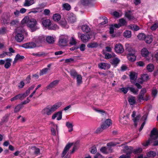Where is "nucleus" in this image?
Wrapping results in <instances>:
<instances>
[{
  "label": "nucleus",
  "instance_id": "obj_9",
  "mask_svg": "<svg viewBox=\"0 0 158 158\" xmlns=\"http://www.w3.org/2000/svg\"><path fill=\"white\" fill-rule=\"evenodd\" d=\"M151 138L152 139H156L158 138V131L154 128L151 131Z\"/></svg>",
  "mask_w": 158,
  "mask_h": 158
},
{
  "label": "nucleus",
  "instance_id": "obj_6",
  "mask_svg": "<svg viewBox=\"0 0 158 158\" xmlns=\"http://www.w3.org/2000/svg\"><path fill=\"white\" fill-rule=\"evenodd\" d=\"M22 47L26 48H33L39 47V45H37L35 43L31 42L23 44Z\"/></svg>",
  "mask_w": 158,
  "mask_h": 158
},
{
  "label": "nucleus",
  "instance_id": "obj_41",
  "mask_svg": "<svg viewBox=\"0 0 158 158\" xmlns=\"http://www.w3.org/2000/svg\"><path fill=\"white\" fill-rule=\"evenodd\" d=\"M129 89L133 94H137L139 91L138 90L133 88L132 87H128Z\"/></svg>",
  "mask_w": 158,
  "mask_h": 158
},
{
  "label": "nucleus",
  "instance_id": "obj_17",
  "mask_svg": "<svg viewBox=\"0 0 158 158\" xmlns=\"http://www.w3.org/2000/svg\"><path fill=\"white\" fill-rule=\"evenodd\" d=\"M23 39V35L21 33H18L15 35V40L18 42H21Z\"/></svg>",
  "mask_w": 158,
  "mask_h": 158
},
{
  "label": "nucleus",
  "instance_id": "obj_12",
  "mask_svg": "<svg viewBox=\"0 0 158 158\" xmlns=\"http://www.w3.org/2000/svg\"><path fill=\"white\" fill-rule=\"evenodd\" d=\"M115 50L116 52L118 53H122L124 51L123 46L121 44H117L115 47Z\"/></svg>",
  "mask_w": 158,
  "mask_h": 158
},
{
  "label": "nucleus",
  "instance_id": "obj_26",
  "mask_svg": "<svg viewBox=\"0 0 158 158\" xmlns=\"http://www.w3.org/2000/svg\"><path fill=\"white\" fill-rule=\"evenodd\" d=\"M76 77L77 78V85L79 86L82 83V77L81 75L79 74L77 75V77Z\"/></svg>",
  "mask_w": 158,
  "mask_h": 158
},
{
  "label": "nucleus",
  "instance_id": "obj_10",
  "mask_svg": "<svg viewBox=\"0 0 158 158\" xmlns=\"http://www.w3.org/2000/svg\"><path fill=\"white\" fill-rule=\"evenodd\" d=\"M68 20L70 23H72L76 21V16L72 13H69L67 15Z\"/></svg>",
  "mask_w": 158,
  "mask_h": 158
},
{
  "label": "nucleus",
  "instance_id": "obj_28",
  "mask_svg": "<svg viewBox=\"0 0 158 158\" xmlns=\"http://www.w3.org/2000/svg\"><path fill=\"white\" fill-rule=\"evenodd\" d=\"M52 18L54 21L58 22L60 20L61 16L59 14L56 13L53 15Z\"/></svg>",
  "mask_w": 158,
  "mask_h": 158
},
{
  "label": "nucleus",
  "instance_id": "obj_30",
  "mask_svg": "<svg viewBox=\"0 0 158 158\" xmlns=\"http://www.w3.org/2000/svg\"><path fill=\"white\" fill-rule=\"evenodd\" d=\"M32 55L33 56L38 57L45 56H46V54L43 52H39L36 53H33Z\"/></svg>",
  "mask_w": 158,
  "mask_h": 158
},
{
  "label": "nucleus",
  "instance_id": "obj_4",
  "mask_svg": "<svg viewBox=\"0 0 158 158\" xmlns=\"http://www.w3.org/2000/svg\"><path fill=\"white\" fill-rule=\"evenodd\" d=\"M67 37L64 35H61L60 36L58 44L60 47H64L67 45Z\"/></svg>",
  "mask_w": 158,
  "mask_h": 158
},
{
  "label": "nucleus",
  "instance_id": "obj_20",
  "mask_svg": "<svg viewBox=\"0 0 158 158\" xmlns=\"http://www.w3.org/2000/svg\"><path fill=\"white\" fill-rule=\"evenodd\" d=\"M141 53L143 56L147 57L149 55V52L147 48H144L142 49Z\"/></svg>",
  "mask_w": 158,
  "mask_h": 158
},
{
  "label": "nucleus",
  "instance_id": "obj_61",
  "mask_svg": "<svg viewBox=\"0 0 158 158\" xmlns=\"http://www.w3.org/2000/svg\"><path fill=\"white\" fill-rule=\"evenodd\" d=\"M35 87V85H32L29 88L28 90L26 91V93H27V94L28 95L30 94L31 90H33Z\"/></svg>",
  "mask_w": 158,
  "mask_h": 158
},
{
  "label": "nucleus",
  "instance_id": "obj_25",
  "mask_svg": "<svg viewBox=\"0 0 158 158\" xmlns=\"http://www.w3.org/2000/svg\"><path fill=\"white\" fill-rule=\"evenodd\" d=\"M46 40L48 43L52 44L54 42V38L51 36H48L46 37Z\"/></svg>",
  "mask_w": 158,
  "mask_h": 158
},
{
  "label": "nucleus",
  "instance_id": "obj_5",
  "mask_svg": "<svg viewBox=\"0 0 158 158\" xmlns=\"http://www.w3.org/2000/svg\"><path fill=\"white\" fill-rule=\"evenodd\" d=\"M124 150H127V152L126 155H123L120 156L119 158H130V155L133 150V147L131 146H125Z\"/></svg>",
  "mask_w": 158,
  "mask_h": 158
},
{
  "label": "nucleus",
  "instance_id": "obj_3",
  "mask_svg": "<svg viewBox=\"0 0 158 158\" xmlns=\"http://www.w3.org/2000/svg\"><path fill=\"white\" fill-rule=\"evenodd\" d=\"M127 50L129 52L127 55L128 59L131 62L135 61L136 60V56L135 55L136 51L131 48L127 49Z\"/></svg>",
  "mask_w": 158,
  "mask_h": 158
},
{
  "label": "nucleus",
  "instance_id": "obj_23",
  "mask_svg": "<svg viewBox=\"0 0 158 158\" xmlns=\"http://www.w3.org/2000/svg\"><path fill=\"white\" fill-rule=\"evenodd\" d=\"M128 101L131 105H133L136 103L135 98L134 97L130 96L128 98Z\"/></svg>",
  "mask_w": 158,
  "mask_h": 158
},
{
  "label": "nucleus",
  "instance_id": "obj_53",
  "mask_svg": "<svg viewBox=\"0 0 158 158\" xmlns=\"http://www.w3.org/2000/svg\"><path fill=\"white\" fill-rule=\"evenodd\" d=\"M158 27V23H155L150 28L152 31L156 30Z\"/></svg>",
  "mask_w": 158,
  "mask_h": 158
},
{
  "label": "nucleus",
  "instance_id": "obj_52",
  "mask_svg": "<svg viewBox=\"0 0 158 158\" xmlns=\"http://www.w3.org/2000/svg\"><path fill=\"white\" fill-rule=\"evenodd\" d=\"M77 44V42L75 39L73 37H72L70 40V44L71 45H75Z\"/></svg>",
  "mask_w": 158,
  "mask_h": 158
},
{
  "label": "nucleus",
  "instance_id": "obj_14",
  "mask_svg": "<svg viewBox=\"0 0 158 158\" xmlns=\"http://www.w3.org/2000/svg\"><path fill=\"white\" fill-rule=\"evenodd\" d=\"M73 144V143H69L66 145L61 154L62 157H63L65 156Z\"/></svg>",
  "mask_w": 158,
  "mask_h": 158
},
{
  "label": "nucleus",
  "instance_id": "obj_60",
  "mask_svg": "<svg viewBox=\"0 0 158 158\" xmlns=\"http://www.w3.org/2000/svg\"><path fill=\"white\" fill-rule=\"evenodd\" d=\"M124 94H126L129 89L128 87L127 88H122L119 89Z\"/></svg>",
  "mask_w": 158,
  "mask_h": 158
},
{
  "label": "nucleus",
  "instance_id": "obj_7",
  "mask_svg": "<svg viewBox=\"0 0 158 158\" xmlns=\"http://www.w3.org/2000/svg\"><path fill=\"white\" fill-rule=\"evenodd\" d=\"M136 114V112L135 111H134L131 115V116L133 118L132 120L134 123L135 125V127L137 126V123L138 122L141 117V116L140 115H137L136 116V117H135Z\"/></svg>",
  "mask_w": 158,
  "mask_h": 158
},
{
  "label": "nucleus",
  "instance_id": "obj_38",
  "mask_svg": "<svg viewBox=\"0 0 158 158\" xmlns=\"http://www.w3.org/2000/svg\"><path fill=\"white\" fill-rule=\"evenodd\" d=\"M119 23L121 26H126L127 24V22L123 18H122L119 19Z\"/></svg>",
  "mask_w": 158,
  "mask_h": 158
},
{
  "label": "nucleus",
  "instance_id": "obj_55",
  "mask_svg": "<svg viewBox=\"0 0 158 158\" xmlns=\"http://www.w3.org/2000/svg\"><path fill=\"white\" fill-rule=\"evenodd\" d=\"M97 148L95 146H93L91 148V150L90 151V152L91 153L94 154L97 152Z\"/></svg>",
  "mask_w": 158,
  "mask_h": 158
},
{
  "label": "nucleus",
  "instance_id": "obj_2",
  "mask_svg": "<svg viewBox=\"0 0 158 158\" xmlns=\"http://www.w3.org/2000/svg\"><path fill=\"white\" fill-rule=\"evenodd\" d=\"M61 105V102H58L50 107H48L44 108L42 111L43 112L44 114H47L48 115H50L60 107Z\"/></svg>",
  "mask_w": 158,
  "mask_h": 158
},
{
  "label": "nucleus",
  "instance_id": "obj_16",
  "mask_svg": "<svg viewBox=\"0 0 158 158\" xmlns=\"http://www.w3.org/2000/svg\"><path fill=\"white\" fill-rule=\"evenodd\" d=\"M147 92V90L145 88H142L140 90L138 95V99L140 100H142L145 94Z\"/></svg>",
  "mask_w": 158,
  "mask_h": 158
},
{
  "label": "nucleus",
  "instance_id": "obj_13",
  "mask_svg": "<svg viewBox=\"0 0 158 158\" xmlns=\"http://www.w3.org/2000/svg\"><path fill=\"white\" fill-rule=\"evenodd\" d=\"M59 83V81L57 80H55L51 82L49 85H47L46 88L47 89H51L52 88H54Z\"/></svg>",
  "mask_w": 158,
  "mask_h": 158
},
{
  "label": "nucleus",
  "instance_id": "obj_37",
  "mask_svg": "<svg viewBox=\"0 0 158 158\" xmlns=\"http://www.w3.org/2000/svg\"><path fill=\"white\" fill-rule=\"evenodd\" d=\"M129 27L134 31H137L139 29V27L136 25H130L129 26Z\"/></svg>",
  "mask_w": 158,
  "mask_h": 158
},
{
  "label": "nucleus",
  "instance_id": "obj_50",
  "mask_svg": "<svg viewBox=\"0 0 158 158\" xmlns=\"http://www.w3.org/2000/svg\"><path fill=\"white\" fill-rule=\"evenodd\" d=\"M64 8L67 10H69L71 9L70 6L68 3H65L63 5Z\"/></svg>",
  "mask_w": 158,
  "mask_h": 158
},
{
  "label": "nucleus",
  "instance_id": "obj_40",
  "mask_svg": "<svg viewBox=\"0 0 158 158\" xmlns=\"http://www.w3.org/2000/svg\"><path fill=\"white\" fill-rule=\"evenodd\" d=\"M50 70V69H48L47 68H44L42 69L41 70L40 73V76H42L46 74L48 72V71Z\"/></svg>",
  "mask_w": 158,
  "mask_h": 158
},
{
  "label": "nucleus",
  "instance_id": "obj_19",
  "mask_svg": "<svg viewBox=\"0 0 158 158\" xmlns=\"http://www.w3.org/2000/svg\"><path fill=\"white\" fill-rule=\"evenodd\" d=\"M43 25L45 27H49L51 24V22L49 19H44L42 21Z\"/></svg>",
  "mask_w": 158,
  "mask_h": 158
},
{
  "label": "nucleus",
  "instance_id": "obj_62",
  "mask_svg": "<svg viewBox=\"0 0 158 158\" xmlns=\"http://www.w3.org/2000/svg\"><path fill=\"white\" fill-rule=\"evenodd\" d=\"M107 148L105 147H102L100 149V151L106 154L107 153Z\"/></svg>",
  "mask_w": 158,
  "mask_h": 158
},
{
  "label": "nucleus",
  "instance_id": "obj_11",
  "mask_svg": "<svg viewBox=\"0 0 158 158\" xmlns=\"http://www.w3.org/2000/svg\"><path fill=\"white\" fill-rule=\"evenodd\" d=\"M45 39V38L44 36L42 35L39 36L35 38V42L37 45H39L40 47L41 44L44 41Z\"/></svg>",
  "mask_w": 158,
  "mask_h": 158
},
{
  "label": "nucleus",
  "instance_id": "obj_21",
  "mask_svg": "<svg viewBox=\"0 0 158 158\" xmlns=\"http://www.w3.org/2000/svg\"><path fill=\"white\" fill-rule=\"evenodd\" d=\"M59 24L63 27L65 28H68V27L67 22L65 19H62L59 22Z\"/></svg>",
  "mask_w": 158,
  "mask_h": 158
},
{
  "label": "nucleus",
  "instance_id": "obj_58",
  "mask_svg": "<svg viewBox=\"0 0 158 158\" xmlns=\"http://www.w3.org/2000/svg\"><path fill=\"white\" fill-rule=\"evenodd\" d=\"M19 21L16 20H13L11 21L10 24L11 26H14L17 24Z\"/></svg>",
  "mask_w": 158,
  "mask_h": 158
},
{
  "label": "nucleus",
  "instance_id": "obj_43",
  "mask_svg": "<svg viewBox=\"0 0 158 158\" xmlns=\"http://www.w3.org/2000/svg\"><path fill=\"white\" fill-rule=\"evenodd\" d=\"M98 44L96 43L95 42H91L88 44L87 46L89 48H95L98 46Z\"/></svg>",
  "mask_w": 158,
  "mask_h": 158
},
{
  "label": "nucleus",
  "instance_id": "obj_22",
  "mask_svg": "<svg viewBox=\"0 0 158 158\" xmlns=\"http://www.w3.org/2000/svg\"><path fill=\"white\" fill-rule=\"evenodd\" d=\"M34 3V0H25L23 5L25 6H29Z\"/></svg>",
  "mask_w": 158,
  "mask_h": 158
},
{
  "label": "nucleus",
  "instance_id": "obj_24",
  "mask_svg": "<svg viewBox=\"0 0 158 158\" xmlns=\"http://www.w3.org/2000/svg\"><path fill=\"white\" fill-rule=\"evenodd\" d=\"M81 28L84 32L87 33L89 32L90 30V28L86 25H84L82 26Z\"/></svg>",
  "mask_w": 158,
  "mask_h": 158
},
{
  "label": "nucleus",
  "instance_id": "obj_54",
  "mask_svg": "<svg viewBox=\"0 0 158 158\" xmlns=\"http://www.w3.org/2000/svg\"><path fill=\"white\" fill-rule=\"evenodd\" d=\"M22 107L21 105H18L15 108L14 110V112L16 113L18 112Z\"/></svg>",
  "mask_w": 158,
  "mask_h": 158
},
{
  "label": "nucleus",
  "instance_id": "obj_63",
  "mask_svg": "<svg viewBox=\"0 0 158 158\" xmlns=\"http://www.w3.org/2000/svg\"><path fill=\"white\" fill-rule=\"evenodd\" d=\"M33 148L34 150V153L35 154L38 155L39 154L40 152V150L39 148L35 147H33Z\"/></svg>",
  "mask_w": 158,
  "mask_h": 158
},
{
  "label": "nucleus",
  "instance_id": "obj_33",
  "mask_svg": "<svg viewBox=\"0 0 158 158\" xmlns=\"http://www.w3.org/2000/svg\"><path fill=\"white\" fill-rule=\"evenodd\" d=\"M131 32L130 31H126L123 33L124 36L127 38H129L131 37Z\"/></svg>",
  "mask_w": 158,
  "mask_h": 158
},
{
  "label": "nucleus",
  "instance_id": "obj_45",
  "mask_svg": "<svg viewBox=\"0 0 158 158\" xmlns=\"http://www.w3.org/2000/svg\"><path fill=\"white\" fill-rule=\"evenodd\" d=\"M141 78L143 81H146L149 79V77L147 74H144L142 76Z\"/></svg>",
  "mask_w": 158,
  "mask_h": 158
},
{
  "label": "nucleus",
  "instance_id": "obj_1",
  "mask_svg": "<svg viewBox=\"0 0 158 158\" xmlns=\"http://www.w3.org/2000/svg\"><path fill=\"white\" fill-rule=\"evenodd\" d=\"M21 23L22 24L27 23V26L32 32L34 31L39 28L37 26V22L35 19H29L28 17H26L22 20Z\"/></svg>",
  "mask_w": 158,
  "mask_h": 158
},
{
  "label": "nucleus",
  "instance_id": "obj_35",
  "mask_svg": "<svg viewBox=\"0 0 158 158\" xmlns=\"http://www.w3.org/2000/svg\"><path fill=\"white\" fill-rule=\"evenodd\" d=\"M100 20H101L102 22L100 23L101 25H103L108 22V19L105 17H103L100 18Z\"/></svg>",
  "mask_w": 158,
  "mask_h": 158
},
{
  "label": "nucleus",
  "instance_id": "obj_15",
  "mask_svg": "<svg viewBox=\"0 0 158 158\" xmlns=\"http://www.w3.org/2000/svg\"><path fill=\"white\" fill-rule=\"evenodd\" d=\"M62 117V112L61 111H60L54 114L52 116V119H54L56 118L57 117V119L59 120L61 119Z\"/></svg>",
  "mask_w": 158,
  "mask_h": 158
},
{
  "label": "nucleus",
  "instance_id": "obj_46",
  "mask_svg": "<svg viewBox=\"0 0 158 158\" xmlns=\"http://www.w3.org/2000/svg\"><path fill=\"white\" fill-rule=\"evenodd\" d=\"M125 16L129 20H133L135 19V18L133 15L127 12L125 14Z\"/></svg>",
  "mask_w": 158,
  "mask_h": 158
},
{
  "label": "nucleus",
  "instance_id": "obj_42",
  "mask_svg": "<svg viewBox=\"0 0 158 158\" xmlns=\"http://www.w3.org/2000/svg\"><path fill=\"white\" fill-rule=\"evenodd\" d=\"M70 74L71 76L74 78H75L77 77V75L79 74H77L76 71L74 70H71L70 71Z\"/></svg>",
  "mask_w": 158,
  "mask_h": 158
},
{
  "label": "nucleus",
  "instance_id": "obj_59",
  "mask_svg": "<svg viewBox=\"0 0 158 158\" xmlns=\"http://www.w3.org/2000/svg\"><path fill=\"white\" fill-rule=\"evenodd\" d=\"M5 16H7L6 15H4L2 16V19L3 20V22L4 23H7L8 20V17L5 18Z\"/></svg>",
  "mask_w": 158,
  "mask_h": 158
},
{
  "label": "nucleus",
  "instance_id": "obj_64",
  "mask_svg": "<svg viewBox=\"0 0 158 158\" xmlns=\"http://www.w3.org/2000/svg\"><path fill=\"white\" fill-rule=\"evenodd\" d=\"M58 28V26L56 24H54L50 27V29L53 30H55Z\"/></svg>",
  "mask_w": 158,
  "mask_h": 158
},
{
  "label": "nucleus",
  "instance_id": "obj_51",
  "mask_svg": "<svg viewBox=\"0 0 158 158\" xmlns=\"http://www.w3.org/2000/svg\"><path fill=\"white\" fill-rule=\"evenodd\" d=\"M146 36L143 33L139 34L138 35V39L140 40H145Z\"/></svg>",
  "mask_w": 158,
  "mask_h": 158
},
{
  "label": "nucleus",
  "instance_id": "obj_34",
  "mask_svg": "<svg viewBox=\"0 0 158 158\" xmlns=\"http://www.w3.org/2000/svg\"><path fill=\"white\" fill-rule=\"evenodd\" d=\"M66 126L69 129V132H71L73 131V125L72 123L69 122H67L66 123Z\"/></svg>",
  "mask_w": 158,
  "mask_h": 158
},
{
  "label": "nucleus",
  "instance_id": "obj_44",
  "mask_svg": "<svg viewBox=\"0 0 158 158\" xmlns=\"http://www.w3.org/2000/svg\"><path fill=\"white\" fill-rule=\"evenodd\" d=\"M130 77L131 80H135L137 78V75L135 73H130Z\"/></svg>",
  "mask_w": 158,
  "mask_h": 158
},
{
  "label": "nucleus",
  "instance_id": "obj_39",
  "mask_svg": "<svg viewBox=\"0 0 158 158\" xmlns=\"http://www.w3.org/2000/svg\"><path fill=\"white\" fill-rule=\"evenodd\" d=\"M28 95V94H27V93H26V92L23 94H18L19 99L21 100H22L24 99V98Z\"/></svg>",
  "mask_w": 158,
  "mask_h": 158
},
{
  "label": "nucleus",
  "instance_id": "obj_18",
  "mask_svg": "<svg viewBox=\"0 0 158 158\" xmlns=\"http://www.w3.org/2000/svg\"><path fill=\"white\" fill-rule=\"evenodd\" d=\"M112 124L111 120L110 119H106L102 124L105 129L108 127Z\"/></svg>",
  "mask_w": 158,
  "mask_h": 158
},
{
  "label": "nucleus",
  "instance_id": "obj_56",
  "mask_svg": "<svg viewBox=\"0 0 158 158\" xmlns=\"http://www.w3.org/2000/svg\"><path fill=\"white\" fill-rule=\"evenodd\" d=\"M89 3V0H81V3L83 6L87 5Z\"/></svg>",
  "mask_w": 158,
  "mask_h": 158
},
{
  "label": "nucleus",
  "instance_id": "obj_32",
  "mask_svg": "<svg viewBox=\"0 0 158 158\" xmlns=\"http://www.w3.org/2000/svg\"><path fill=\"white\" fill-rule=\"evenodd\" d=\"M154 69V65L152 64H149L147 66V69L149 72H152Z\"/></svg>",
  "mask_w": 158,
  "mask_h": 158
},
{
  "label": "nucleus",
  "instance_id": "obj_8",
  "mask_svg": "<svg viewBox=\"0 0 158 158\" xmlns=\"http://www.w3.org/2000/svg\"><path fill=\"white\" fill-rule=\"evenodd\" d=\"M78 37L80 36L81 41L84 42L88 41L89 38V35L85 34L81 35V33L78 32Z\"/></svg>",
  "mask_w": 158,
  "mask_h": 158
},
{
  "label": "nucleus",
  "instance_id": "obj_29",
  "mask_svg": "<svg viewBox=\"0 0 158 158\" xmlns=\"http://www.w3.org/2000/svg\"><path fill=\"white\" fill-rule=\"evenodd\" d=\"M12 60L11 59H7L6 60V62L5 63L4 67L6 69H8L10 66V63L12 61Z\"/></svg>",
  "mask_w": 158,
  "mask_h": 158
},
{
  "label": "nucleus",
  "instance_id": "obj_47",
  "mask_svg": "<svg viewBox=\"0 0 158 158\" xmlns=\"http://www.w3.org/2000/svg\"><path fill=\"white\" fill-rule=\"evenodd\" d=\"M107 65V64H106L105 63H101L98 64V66L101 69H105L106 68Z\"/></svg>",
  "mask_w": 158,
  "mask_h": 158
},
{
  "label": "nucleus",
  "instance_id": "obj_57",
  "mask_svg": "<svg viewBox=\"0 0 158 158\" xmlns=\"http://www.w3.org/2000/svg\"><path fill=\"white\" fill-rule=\"evenodd\" d=\"M15 58L18 60L23 59L24 57L23 56H20L19 54H18L15 56Z\"/></svg>",
  "mask_w": 158,
  "mask_h": 158
},
{
  "label": "nucleus",
  "instance_id": "obj_27",
  "mask_svg": "<svg viewBox=\"0 0 158 158\" xmlns=\"http://www.w3.org/2000/svg\"><path fill=\"white\" fill-rule=\"evenodd\" d=\"M142 150V148L140 147H138L134 150L133 148V150L132 151L131 153L133 152L135 154H138L141 152Z\"/></svg>",
  "mask_w": 158,
  "mask_h": 158
},
{
  "label": "nucleus",
  "instance_id": "obj_49",
  "mask_svg": "<svg viewBox=\"0 0 158 158\" xmlns=\"http://www.w3.org/2000/svg\"><path fill=\"white\" fill-rule=\"evenodd\" d=\"M105 129L104 128L103 126L102 125L100 127H98L96 131V132L97 133H98L102 132L103 130Z\"/></svg>",
  "mask_w": 158,
  "mask_h": 158
},
{
  "label": "nucleus",
  "instance_id": "obj_36",
  "mask_svg": "<svg viewBox=\"0 0 158 158\" xmlns=\"http://www.w3.org/2000/svg\"><path fill=\"white\" fill-rule=\"evenodd\" d=\"M145 41L147 44H150L152 41V35H148L146 36Z\"/></svg>",
  "mask_w": 158,
  "mask_h": 158
},
{
  "label": "nucleus",
  "instance_id": "obj_31",
  "mask_svg": "<svg viewBox=\"0 0 158 158\" xmlns=\"http://www.w3.org/2000/svg\"><path fill=\"white\" fill-rule=\"evenodd\" d=\"M120 60L117 58H115L111 60V63L115 66H116L119 63Z\"/></svg>",
  "mask_w": 158,
  "mask_h": 158
},
{
  "label": "nucleus",
  "instance_id": "obj_48",
  "mask_svg": "<svg viewBox=\"0 0 158 158\" xmlns=\"http://www.w3.org/2000/svg\"><path fill=\"white\" fill-rule=\"evenodd\" d=\"M147 155L148 157H154L156 155V153L154 151H150L147 153Z\"/></svg>",
  "mask_w": 158,
  "mask_h": 158
}]
</instances>
